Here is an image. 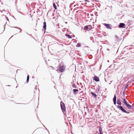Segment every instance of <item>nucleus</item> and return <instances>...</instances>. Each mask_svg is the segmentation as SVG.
Returning <instances> with one entry per match:
<instances>
[{"mask_svg":"<svg viewBox=\"0 0 134 134\" xmlns=\"http://www.w3.org/2000/svg\"><path fill=\"white\" fill-rule=\"evenodd\" d=\"M116 97L115 94L114 95V98L113 99V101H116Z\"/></svg>","mask_w":134,"mask_h":134,"instance_id":"obj_23","label":"nucleus"},{"mask_svg":"<svg viewBox=\"0 0 134 134\" xmlns=\"http://www.w3.org/2000/svg\"><path fill=\"white\" fill-rule=\"evenodd\" d=\"M125 90H124V91L122 92V96L124 97V98L125 97Z\"/></svg>","mask_w":134,"mask_h":134,"instance_id":"obj_27","label":"nucleus"},{"mask_svg":"<svg viewBox=\"0 0 134 134\" xmlns=\"http://www.w3.org/2000/svg\"><path fill=\"white\" fill-rule=\"evenodd\" d=\"M60 107L62 110V111L63 113L65 112L66 111L65 105L64 103L62 102L61 101L60 102Z\"/></svg>","mask_w":134,"mask_h":134,"instance_id":"obj_2","label":"nucleus"},{"mask_svg":"<svg viewBox=\"0 0 134 134\" xmlns=\"http://www.w3.org/2000/svg\"><path fill=\"white\" fill-rule=\"evenodd\" d=\"M74 82V81L73 80V81L71 82V85H73V84H74V83L73 82Z\"/></svg>","mask_w":134,"mask_h":134,"instance_id":"obj_35","label":"nucleus"},{"mask_svg":"<svg viewBox=\"0 0 134 134\" xmlns=\"http://www.w3.org/2000/svg\"><path fill=\"white\" fill-rule=\"evenodd\" d=\"M59 69H58L56 71H59L61 72H63L65 70L66 66L62 63H60L59 65Z\"/></svg>","mask_w":134,"mask_h":134,"instance_id":"obj_1","label":"nucleus"},{"mask_svg":"<svg viewBox=\"0 0 134 134\" xmlns=\"http://www.w3.org/2000/svg\"><path fill=\"white\" fill-rule=\"evenodd\" d=\"M99 133L102 132V128L101 127V126L100 125V127H99Z\"/></svg>","mask_w":134,"mask_h":134,"instance_id":"obj_19","label":"nucleus"},{"mask_svg":"<svg viewBox=\"0 0 134 134\" xmlns=\"http://www.w3.org/2000/svg\"><path fill=\"white\" fill-rule=\"evenodd\" d=\"M37 86H36V87H35V89H36V90H37Z\"/></svg>","mask_w":134,"mask_h":134,"instance_id":"obj_40","label":"nucleus"},{"mask_svg":"<svg viewBox=\"0 0 134 134\" xmlns=\"http://www.w3.org/2000/svg\"><path fill=\"white\" fill-rule=\"evenodd\" d=\"M7 86H10V85H8Z\"/></svg>","mask_w":134,"mask_h":134,"instance_id":"obj_51","label":"nucleus"},{"mask_svg":"<svg viewBox=\"0 0 134 134\" xmlns=\"http://www.w3.org/2000/svg\"><path fill=\"white\" fill-rule=\"evenodd\" d=\"M85 2H90V1H89L88 0H85Z\"/></svg>","mask_w":134,"mask_h":134,"instance_id":"obj_34","label":"nucleus"},{"mask_svg":"<svg viewBox=\"0 0 134 134\" xmlns=\"http://www.w3.org/2000/svg\"><path fill=\"white\" fill-rule=\"evenodd\" d=\"M87 109V110H88V111H89V108H88V109Z\"/></svg>","mask_w":134,"mask_h":134,"instance_id":"obj_50","label":"nucleus"},{"mask_svg":"<svg viewBox=\"0 0 134 134\" xmlns=\"http://www.w3.org/2000/svg\"><path fill=\"white\" fill-rule=\"evenodd\" d=\"M13 35H12V36L11 37H13Z\"/></svg>","mask_w":134,"mask_h":134,"instance_id":"obj_58","label":"nucleus"},{"mask_svg":"<svg viewBox=\"0 0 134 134\" xmlns=\"http://www.w3.org/2000/svg\"><path fill=\"white\" fill-rule=\"evenodd\" d=\"M13 35H12V36L11 37H13Z\"/></svg>","mask_w":134,"mask_h":134,"instance_id":"obj_57","label":"nucleus"},{"mask_svg":"<svg viewBox=\"0 0 134 134\" xmlns=\"http://www.w3.org/2000/svg\"><path fill=\"white\" fill-rule=\"evenodd\" d=\"M105 82H107V81H106V79H105Z\"/></svg>","mask_w":134,"mask_h":134,"instance_id":"obj_47","label":"nucleus"},{"mask_svg":"<svg viewBox=\"0 0 134 134\" xmlns=\"http://www.w3.org/2000/svg\"><path fill=\"white\" fill-rule=\"evenodd\" d=\"M107 62H109V60H107Z\"/></svg>","mask_w":134,"mask_h":134,"instance_id":"obj_52","label":"nucleus"},{"mask_svg":"<svg viewBox=\"0 0 134 134\" xmlns=\"http://www.w3.org/2000/svg\"><path fill=\"white\" fill-rule=\"evenodd\" d=\"M53 7H54V9H57V6H56V4H55V3L54 2H53Z\"/></svg>","mask_w":134,"mask_h":134,"instance_id":"obj_17","label":"nucleus"},{"mask_svg":"<svg viewBox=\"0 0 134 134\" xmlns=\"http://www.w3.org/2000/svg\"><path fill=\"white\" fill-rule=\"evenodd\" d=\"M19 70H16V73H17L18 72V71Z\"/></svg>","mask_w":134,"mask_h":134,"instance_id":"obj_43","label":"nucleus"},{"mask_svg":"<svg viewBox=\"0 0 134 134\" xmlns=\"http://www.w3.org/2000/svg\"><path fill=\"white\" fill-rule=\"evenodd\" d=\"M45 128H46V130H47V131H48V132L49 133V131L47 129L46 127Z\"/></svg>","mask_w":134,"mask_h":134,"instance_id":"obj_37","label":"nucleus"},{"mask_svg":"<svg viewBox=\"0 0 134 134\" xmlns=\"http://www.w3.org/2000/svg\"><path fill=\"white\" fill-rule=\"evenodd\" d=\"M104 26H105L108 29H111L112 26L110 24L104 23L103 24Z\"/></svg>","mask_w":134,"mask_h":134,"instance_id":"obj_4","label":"nucleus"},{"mask_svg":"<svg viewBox=\"0 0 134 134\" xmlns=\"http://www.w3.org/2000/svg\"><path fill=\"white\" fill-rule=\"evenodd\" d=\"M13 17L14 18V19H15L16 20V19L15 18H14V17Z\"/></svg>","mask_w":134,"mask_h":134,"instance_id":"obj_55","label":"nucleus"},{"mask_svg":"<svg viewBox=\"0 0 134 134\" xmlns=\"http://www.w3.org/2000/svg\"><path fill=\"white\" fill-rule=\"evenodd\" d=\"M74 94H76V92L79 91V90L77 89H75L72 90Z\"/></svg>","mask_w":134,"mask_h":134,"instance_id":"obj_13","label":"nucleus"},{"mask_svg":"<svg viewBox=\"0 0 134 134\" xmlns=\"http://www.w3.org/2000/svg\"><path fill=\"white\" fill-rule=\"evenodd\" d=\"M117 107L123 113L127 114H129L130 113V112L126 111L122 106L118 105Z\"/></svg>","mask_w":134,"mask_h":134,"instance_id":"obj_3","label":"nucleus"},{"mask_svg":"<svg viewBox=\"0 0 134 134\" xmlns=\"http://www.w3.org/2000/svg\"><path fill=\"white\" fill-rule=\"evenodd\" d=\"M93 97L94 98H95L97 97V95L95 93H94L91 92V93Z\"/></svg>","mask_w":134,"mask_h":134,"instance_id":"obj_12","label":"nucleus"},{"mask_svg":"<svg viewBox=\"0 0 134 134\" xmlns=\"http://www.w3.org/2000/svg\"><path fill=\"white\" fill-rule=\"evenodd\" d=\"M91 26V25H86L85 26L84 28H83V30H89L91 29L90 28H89V27H90Z\"/></svg>","mask_w":134,"mask_h":134,"instance_id":"obj_7","label":"nucleus"},{"mask_svg":"<svg viewBox=\"0 0 134 134\" xmlns=\"http://www.w3.org/2000/svg\"><path fill=\"white\" fill-rule=\"evenodd\" d=\"M114 102V104L115 105L116 104V101H113Z\"/></svg>","mask_w":134,"mask_h":134,"instance_id":"obj_32","label":"nucleus"},{"mask_svg":"<svg viewBox=\"0 0 134 134\" xmlns=\"http://www.w3.org/2000/svg\"><path fill=\"white\" fill-rule=\"evenodd\" d=\"M46 22L44 21V22L43 23V29H44V32L46 31Z\"/></svg>","mask_w":134,"mask_h":134,"instance_id":"obj_9","label":"nucleus"},{"mask_svg":"<svg viewBox=\"0 0 134 134\" xmlns=\"http://www.w3.org/2000/svg\"><path fill=\"white\" fill-rule=\"evenodd\" d=\"M5 17H6V18L7 20L8 21H9V19H8V18L6 16H5Z\"/></svg>","mask_w":134,"mask_h":134,"instance_id":"obj_31","label":"nucleus"},{"mask_svg":"<svg viewBox=\"0 0 134 134\" xmlns=\"http://www.w3.org/2000/svg\"><path fill=\"white\" fill-rule=\"evenodd\" d=\"M73 4L72 3L70 4V7L71 6H72Z\"/></svg>","mask_w":134,"mask_h":134,"instance_id":"obj_36","label":"nucleus"},{"mask_svg":"<svg viewBox=\"0 0 134 134\" xmlns=\"http://www.w3.org/2000/svg\"><path fill=\"white\" fill-rule=\"evenodd\" d=\"M75 2H74H74H73V3H72L73 4H74V3Z\"/></svg>","mask_w":134,"mask_h":134,"instance_id":"obj_53","label":"nucleus"},{"mask_svg":"<svg viewBox=\"0 0 134 134\" xmlns=\"http://www.w3.org/2000/svg\"><path fill=\"white\" fill-rule=\"evenodd\" d=\"M90 39L91 41H92L93 42H94V39L92 37H90Z\"/></svg>","mask_w":134,"mask_h":134,"instance_id":"obj_26","label":"nucleus"},{"mask_svg":"<svg viewBox=\"0 0 134 134\" xmlns=\"http://www.w3.org/2000/svg\"><path fill=\"white\" fill-rule=\"evenodd\" d=\"M65 23L66 24H67V22H65Z\"/></svg>","mask_w":134,"mask_h":134,"instance_id":"obj_54","label":"nucleus"},{"mask_svg":"<svg viewBox=\"0 0 134 134\" xmlns=\"http://www.w3.org/2000/svg\"><path fill=\"white\" fill-rule=\"evenodd\" d=\"M107 50H108V51L110 50L108 48L107 49Z\"/></svg>","mask_w":134,"mask_h":134,"instance_id":"obj_44","label":"nucleus"},{"mask_svg":"<svg viewBox=\"0 0 134 134\" xmlns=\"http://www.w3.org/2000/svg\"><path fill=\"white\" fill-rule=\"evenodd\" d=\"M29 75H28L27 76V79H26V83H28L29 79Z\"/></svg>","mask_w":134,"mask_h":134,"instance_id":"obj_18","label":"nucleus"},{"mask_svg":"<svg viewBox=\"0 0 134 134\" xmlns=\"http://www.w3.org/2000/svg\"><path fill=\"white\" fill-rule=\"evenodd\" d=\"M125 24L123 23H120L118 25V27L119 28H124L125 27Z\"/></svg>","mask_w":134,"mask_h":134,"instance_id":"obj_5","label":"nucleus"},{"mask_svg":"<svg viewBox=\"0 0 134 134\" xmlns=\"http://www.w3.org/2000/svg\"><path fill=\"white\" fill-rule=\"evenodd\" d=\"M117 104L119 105H121V103L119 99H118L117 100ZM121 106V105H120Z\"/></svg>","mask_w":134,"mask_h":134,"instance_id":"obj_15","label":"nucleus"},{"mask_svg":"<svg viewBox=\"0 0 134 134\" xmlns=\"http://www.w3.org/2000/svg\"><path fill=\"white\" fill-rule=\"evenodd\" d=\"M34 76H32V78H33V79L34 78Z\"/></svg>","mask_w":134,"mask_h":134,"instance_id":"obj_46","label":"nucleus"},{"mask_svg":"<svg viewBox=\"0 0 134 134\" xmlns=\"http://www.w3.org/2000/svg\"><path fill=\"white\" fill-rule=\"evenodd\" d=\"M86 107V108L87 109H88V107L87 106V105Z\"/></svg>","mask_w":134,"mask_h":134,"instance_id":"obj_42","label":"nucleus"},{"mask_svg":"<svg viewBox=\"0 0 134 134\" xmlns=\"http://www.w3.org/2000/svg\"><path fill=\"white\" fill-rule=\"evenodd\" d=\"M129 109H133V107L129 103L126 106Z\"/></svg>","mask_w":134,"mask_h":134,"instance_id":"obj_8","label":"nucleus"},{"mask_svg":"<svg viewBox=\"0 0 134 134\" xmlns=\"http://www.w3.org/2000/svg\"><path fill=\"white\" fill-rule=\"evenodd\" d=\"M4 30H3V31L5 30V27H4Z\"/></svg>","mask_w":134,"mask_h":134,"instance_id":"obj_48","label":"nucleus"},{"mask_svg":"<svg viewBox=\"0 0 134 134\" xmlns=\"http://www.w3.org/2000/svg\"><path fill=\"white\" fill-rule=\"evenodd\" d=\"M50 67L51 68H52L53 70H54V69H55V68L54 67H53V66H50Z\"/></svg>","mask_w":134,"mask_h":134,"instance_id":"obj_33","label":"nucleus"},{"mask_svg":"<svg viewBox=\"0 0 134 134\" xmlns=\"http://www.w3.org/2000/svg\"><path fill=\"white\" fill-rule=\"evenodd\" d=\"M129 86V84H126V86H125V88H124V90H126V89Z\"/></svg>","mask_w":134,"mask_h":134,"instance_id":"obj_25","label":"nucleus"},{"mask_svg":"<svg viewBox=\"0 0 134 134\" xmlns=\"http://www.w3.org/2000/svg\"><path fill=\"white\" fill-rule=\"evenodd\" d=\"M76 46L77 47H80L81 46V45L80 43H77Z\"/></svg>","mask_w":134,"mask_h":134,"instance_id":"obj_20","label":"nucleus"},{"mask_svg":"<svg viewBox=\"0 0 134 134\" xmlns=\"http://www.w3.org/2000/svg\"><path fill=\"white\" fill-rule=\"evenodd\" d=\"M93 78L94 80L97 82H98L99 81V77L96 75H94V77H93Z\"/></svg>","mask_w":134,"mask_h":134,"instance_id":"obj_6","label":"nucleus"},{"mask_svg":"<svg viewBox=\"0 0 134 134\" xmlns=\"http://www.w3.org/2000/svg\"><path fill=\"white\" fill-rule=\"evenodd\" d=\"M99 133V134H103V133H102V132H100Z\"/></svg>","mask_w":134,"mask_h":134,"instance_id":"obj_41","label":"nucleus"},{"mask_svg":"<svg viewBox=\"0 0 134 134\" xmlns=\"http://www.w3.org/2000/svg\"><path fill=\"white\" fill-rule=\"evenodd\" d=\"M17 104H26L25 103H17Z\"/></svg>","mask_w":134,"mask_h":134,"instance_id":"obj_38","label":"nucleus"},{"mask_svg":"<svg viewBox=\"0 0 134 134\" xmlns=\"http://www.w3.org/2000/svg\"><path fill=\"white\" fill-rule=\"evenodd\" d=\"M26 33H27L28 35H30V36H32V35H31V34H30H30H28V33H26Z\"/></svg>","mask_w":134,"mask_h":134,"instance_id":"obj_39","label":"nucleus"},{"mask_svg":"<svg viewBox=\"0 0 134 134\" xmlns=\"http://www.w3.org/2000/svg\"><path fill=\"white\" fill-rule=\"evenodd\" d=\"M72 87L74 88H76L77 87V86L75 84H73L71 85Z\"/></svg>","mask_w":134,"mask_h":134,"instance_id":"obj_24","label":"nucleus"},{"mask_svg":"<svg viewBox=\"0 0 134 134\" xmlns=\"http://www.w3.org/2000/svg\"><path fill=\"white\" fill-rule=\"evenodd\" d=\"M122 99H123V103L126 106L128 103L125 98H124L123 99L122 98Z\"/></svg>","mask_w":134,"mask_h":134,"instance_id":"obj_10","label":"nucleus"},{"mask_svg":"<svg viewBox=\"0 0 134 134\" xmlns=\"http://www.w3.org/2000/svg\"><path fill=\"white\" fill-rule=\"evenodd\" d=\"M76 6V5H74V7H75Z\"/></svg>","mask_w":134,"mask_h":134,"instance_id":"obj_45","label":"nucleus"},{"mask_svg":"<svg viewBox=\"0 0 134 134\" xmlns=\"http://www.w3.org/2000/svg\"><path fill=\"white\" fill-rule=\"evenodd\" d=\"M126 109V110H127V109Z\"/></svg>","mask_w":134,"mask_h":134,"instance_id":"obj_56","label":"nucleus"},{"mask_svg":"<svg viewBox=\"0 0 134 134\" xmlns=\"http://www.w3.org/2000/svg\"><path fill=\"white\" fill-rule=\"evenodd\" d=\"M13 27V28H16V29H19V30H20V31L19 32H21V31L22 30L21 29L20 27Z\"/></svg>","mask_w":134,"mask_h":134,"instance_id":"obj_21","label":"nucleus"},{"mask_svg":"<svg viewBox=\"0 0 134 134\" xmlns=\"http://www.w3.org/2000/svg\"><path fill=\"white\" fill-rule=\"evenodd\" d=\"M86 93H85L83 94L82 95V96L83 97H86Z\"/></svg>","mask_w":134,"mask_h":134,"instance_id":"obj_30","label":"nucleus"},{"mask_svg":"<svg viewBox=\"0 0 134 134\" xmlns=\"http://www.w3.org/2000/svg\"><path fill=\"white\" fill-rule=\"evenodd\" d=\"M65 35L66 37H68L69 39H71L72 38V37L70 35H69L67 33H66L65 34Z\"/></svg>","mask_w":134,"mask_h":134,"instance_id":"obj_14","label":"nucleus"},{"mask_svg":"<svg viewBox=\"0 0 134 134\" xmlns=\"http://www.w3.org/2000/svg\"><path fill=\"white\" fill-rule=\"evenodd\" d=\"M134 81V79H131L130 81H128L127 82V83H129V84H130L132 82Z\"/></svg>","mask_w":134,"mask_h":134,"instance_id":"obj_22","label":"nucleus"},{"mask_svg":"<svg viewBox=\"0 0 134 134\" xmlns=\"http://www.w3.org/2000/svg\"><path fill=\"white\" fill-rule=\"evenodd\" d=\"M127 47H128L127 46H126L124 48V49L125 50V49H128L129 50H130V49H134V48H133L130 47V48H128Z\"/></svg>","mask_w":134,"mask_h":134,"instance_id":"obj_16","label":"nucleus"},{"mask_svg":"<svg viewBox=\"0 0 134 134\" xmlns=\"http://www.w3.org/2000/svg\"><path fill=\"white\" fill-rule=\"evenodd\" d=\"M97 37H101V38H102V37L103 36L102 35H100V34H97Z\"/></svg>","mask_w":134,"mask_h":134,"instance_id":"obj_29","label":"nucleus"},{"mask_svg":"<svg viewBox=\"0 0 134 134\" xmlns=\"http://www.w3.org/2000/svg\"><path fill=\"white\" fill-rule=\"evenodd\" d=\"M96 93H98L100 91V87L99 85L97 86V87H96Z\"/></svg>","mask_w":134,"mask_h":134,"instance_id":"obj_11","label":"nucleus"},{"mask_svg":"<svg viewBox=\"0 0 134 134\" xmlns=\"http://www.w3.org/2000/svg\"><path fill=\"white\" fill-rule=\"evenodd\" d=\"M115 37L116 39L117 40H120L119 39V37L116 35H115Z\"/></svg>","mask_w":134,"mask_h":134,"instance_id":"obj_28","label":"nucleus"},{"mask_svg":"<svg viewBox=\"0 0 134 134\" xmlns=\"http://www.w3.org/2000/svg\"><path fill=\"white\" fill-rule=\"evenodd\" d=\"M43 127H44L45 128H46V127H45V126H44V125H43Z\"/></svg>","mask_w":134,"mask_h":134,"instance_id":"obj_49","label":"nucleus"}]
</instances>
